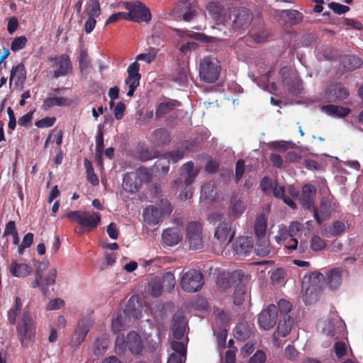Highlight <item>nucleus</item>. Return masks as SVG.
I'll use <instances>...</instances> for the list:
<instances>
[{"mask_svg": "<svg viewBox=\"0 0 363 363\" xmlns=\"http://www.w3.org/2000/svg\"><path fill=\"white\" fill-rule=\"evenodd\" d=\"M199 173V169L194 168V163L192 161L187 162L181 167V177L174 181V187L179 188L184 185L185 188L179 194L182 200H187L192 196L193 191L191 185L194 182Z\"/></svg>", "mask_w": 363, "mask_h": 363, "instance_id": "f257e3e1", "label": "nucleus"}, {"mask_svg": "<svg viewBox=\"0 0 363 363\" xmlns=\"http://www.w3.org/2000/svg\"><path fill=\"white\" fill-rule=\"evenodd\" d=\"M36 327L28 310L24 309L16 324L18 337L23 347L32 345L35 337Z\"/></svg>", "mask_w": 363, "mask_h": 363, "instance_id": "f03ea898", "label": "nucleus"}, {"mask_svg": "<svg viewBox=\"0 0 363 363\" xmlns=\"http://www.w3.org/2000/svg\"><path fill=\"white\" fill-rule=\"evenodd\" d=\"M172 212V207L167 199H162L155 205L147 206L143 211V218L150 225H155L162 221L164 216Z\"/></svg>", "mask_w": 363, "mask_h": 363, "instance_id": "7ed1b4c3", "label": "nucleus"}, {"mask_svg": "<svg viewBox=\"0 0 363 363\" xmlns=\"http://www.w3.org/2000/svg\"><path fill=\"white\" fill-rule=\"evenodd\" d=\"M208 220L216 225L218 223L214 233V238L220 243H229L234 238V232H231V223L223 214L213 213L210 214Z\"/></svg>", "mask_w": 363, "mask_h": 363, "instance_id": "20e7f679", "label": "nucleus"}, {"mask_svg": "<svg viewBox=\"0 0 363 363\" xmlns=\"http://www.w3.org/2000/svg\"><path fill=\"white\" fill-rule=\"evenodd\" d=\"M220 66L217 59L205 57L201 60L199 66V77L207 83L215 82L220 75Z\"/></svg>", "mask_w": 363, "mask_h": 363, "instance_id": "39448f33", "label": "nucleus"}, {"mask_svg": "<svg viewBox=\"0 0 363 363\" xmlns=\"http://www.w3.org/2000/svg\"><path fill=\"white\" fill-rule=\"evenodd\" d=\"M204 284V277L199 270L191 269L185 272L181 279L182 289L188 293H194L201 289Z\"/></svg>", "mask_w": 363, "mask_h": 363, "instance_id": "423d86ee", "label": "nucleus"}, {"mask_svg": "<svg viewBox=\"0 0 363 363\" xmlns=\"http://www.w3.org/2000/svg\"><path fill=\"white\" fill-rule=\"evenodd\" d=\"M66 216L89 230L96 228L101 221V214L98 212L90 213L84 211H72Z\"/></svg>", "mask_w": 363, "mask_h": 363, "instance_id": "0eeeda50", "label": "nucleus"}, {"mask_svg": "<svg viewBox=\"0 0 363 363\" xmlns=\"http://www.w3.org/2000/svg\"><path fill=\"white\" fill-rule=\"evenodd\" d=\"M124 8L128 11V21L137 23H148L151 20V13L150 9L140 1L123 2Z\"/></svg>", "mask_w": 363, "mask_h": 363, "instance_id": "6e6552de", "label": "nucleus"}, {"mask_svg": "<svg viewBox=\"0 0 363 363\" xmlns=\"http://www.w3.org/2000/svg\"><path fill=\"white\" fill-rule=\"evenodd\" d=\"M342 270L335 267L328 271L324 276L322 273L315 271L310 274L309 279L313 281H324L330 290H337L342 284Z\"/></svg>", "mask_w": 363, "mask_h": 363, "instance_id": "1a4fd4ad", "label": "nucleus"}, {"mask_svg": "<svg viewBox=\"0 0 363 363\" xmlns=\"http://www.w3.org/2000/svg\"><path fill=\"white\" fill-rule=\"evenodd\" d=\"M186 240L189 243V248L199 250L203 247L202 226L199 222H190L186 226Z\"/></svg>", "mask_w": 363, "mask_h": 363, "instance_id": "9d476101", "label": "nucleus"}, {"mask_svg": "<svg viewBox=\"0 0 363 363\" xmlns=\"http://www.w3.org/2000/svg\"><path fill=\"white\" fill-rule=\"evenodd\" d=\"M231 27L233 30H244L249 27L252 16L248 9L245 8L234 9L229 16Z\"/></svg>", "mask_w": 363, "mask_h": 363, "instance_id": "9b49d317", "label": "nucleus"}, {"mask_svg": "<svg viewBox=\"0 0 363 363\" xmlns=\"http://www.w3.org/2000/svg\"><path fill=\"white\" fill-rule=\"evenodd\" d=\"M277 318L278 310L277 306L270 304L259 314L258 324L261 328L269 330L275 326Z\"/></svg>", "mask_w": 363, "mask_h": 363, "instance_id": "f8f14e48", "label": "nucleus"}, {"mask_svg": "<svg viewBox=\"0 0 363 363\" xmlns=\"http://www.w3.org/2000/svg\"><path fill=\"white\" fill-rule=\"evenodd\" d=\"M91 322L89 318H83L79 320L77 326L72 333L70 339V345L77 347L85 340L91 327Z\"/></svg>", "mask_w": 363, "mask_h": 363, "instance_id": "ddd939ff", "label": "nucleus"}, {"mask_svg": "<svg viewBox=\"0 0 363 363\" xmlns=\"http://www.w3.org/2000/svg\"><path fill=\"white\" fill-rule=\"evenodd\" d=\"M283 84L288 86L292 94H300L302 90V82L295 74L289 72L287 67H283L279 70Z\"/></svg>", "mask_w": 363, "mask_h": 363, "instance_id": "4468645a", "label": "nucleus"}, {"mask_svg": "<svg viewBox=\"0 0 363 363\" xmlns=\"http://www.w3.org/2000/svg\"><path fill=\"white\" fill-rule=\"evenodd\" d=\"M140 64L138 62L131 63L128 67V77L125 83L128 85V91L127 96L131 97L133 96L135 90L140 84L141 74L139 73Z\"/></svg>", "mask_w": 363, "mask_h": 363, "instance_id": "2eb2a0df", "label": "nucleus"}, {"mask_svg": "<svg viewBox=\"0 0 363 363\" xmlns=\"http://www.w3.org/2000/svg\"><path fill=\"white\" fill-rule=\"evenodd\" d=\"M350 96V91L342 83L330 84L325 89V96L329 101H342Z\"/></svg>", "mask_w": 363, "mask_h": 363, "instance_id": "dca6fc26", "label": "nucleus"}, {"mask_svg": "<svg viewBox=\"0 0 363 363\" xmlns=\"http://www.w3.org/2000/svg\"><path fill=\"white\" fill-rule=\"evenodd\" d=\"M141 172L142 169H140L136 172H128L124 175L122 186L125 191L135 193L140 189L143 184L139 175Z\"/></svg>", "mask_w": 363, "mask_h": 363, "instance_id": "f3484780", "label": "nucleus"}, {"mask_svg": "<svg viewBox=\"0 0 363 363\" xmlns=\"http://www.w3.org/2000/svg\"><path fill=\"white\" fill-rule=\"evenodd\" d=\"M312 209L314 218L319 225H321L323 221L328 220L331 216V202L327 198H322L318 208L313 206Z\"/></svg>", "mask_w": 363, "mask_h": 363, "instance_id": "a211bd4d", "label": "nucleus"}, {"mask_svg": "<svg viewBox=\"0 0 363 363\" xmlns=\"http://www.w3.org/2000/svg\"><path fill=\"white\" fill-rule=\"evenodd\" d=\"M51 60H55V69L53 73L55 78L65 76L72 69V63L69 56L67 55L56 56L52 58Z\"/></svg>", "mask_w": 363, "mask_h": 363, "instance_id": "6ab92c4d", "label": "nucleus"}, {"mask_svg": "<svg viewBox=\"0 0 363 363\" xmlns=\"http://www.w3.org/2000/svg\"><path fill=\"white\" fill-rule=\"evenodd\" d=\"M126 347L135 356H142L143 344L139 335L135 331H130L126 337Z\"/></svg>", "mask_w": 363, "mask_h": 363, "instance_id": "aec40b11", "label": "nucleus"}, {"mask_svg": "<svg viewBox=\"0 0 363 363\" xmlns=\"http://www.w3.org/2000/svg\"><path fill=\"white\" fill-rule=\"evenodd\" d=\"M315 192L316 189L311 184H305L303 186L300 203L304 208L311 210L313 207Z\"/></svg>", "mask_w": 363, "mask_h": 363, "instance_id": "412c9836", "label": "nucleus"}, {"mask_svg": "<svg viewBox=\"0 0 363 363\" xmlns=\"http://www.w3.org/2000/svg\"><path fill=\"white\" fill-rule=\"evenodd\" d=\"M172 349L174 352L172 353L167 360V363H183V358L186 359V348L183 342L173 341Z\"/></svg>", "mask_w": 363, "mask_h": 363, "instance_id": "4be33fe9", "label": "nucleus"}, {"mask_svg": "<svg viewBox=\"0 0 363 363\" xmlns=\"http://www.w3.org/2000/svg\"><path fill=\"white\" fill-rule=\"evenodd\" d=\"M254 242L251 237H242L236 240L234 250L237 255L245 256L252 250Z\"/></svg>", "mask_w": 363, "mask_h": 363, "instance_id": "5701e85b", "label": "nucleus"}, {"mask_svg": "<svg viewBox=\"0 0 363 363\" xmlns=\"http://www.w3.org/2000/svg\"><path fill=\"white\" fill-rule=\"evenodd\" d=\"M151 142L157 147L164 146L171 141L169 131L165 128H157L151 134Z\"/></svg>", "mask_w": 363, "mask_h": 363, "instance_id": "b1692460", "label": "nucleus"}, {"mask_svg": "<svg viewBox=\"0 0 363 363\" xmlns=\"http://www.w3.org/2000/svg\"><path fill=\"white\" fill-rule=\"evenodd\" d=\"M179 106H181V103L177 100H169L161 102L157 106L155 118H162L166 114L172 113Z\"/></svg>", "mask_w": 363, "mask_h": 363, "instance_id": "393cba45", "label": "nucleus"}, {"mask_svg": "<svg viewBox=\"0 0 363 363\" xmlns=\"http://www.w3.org/2000/svg\"><path fill=\"white\" fill-rule=\"evenodd\" d=\"M253 328L252 324L247 322L238 323L233 331L235 338L240 341H245L250 337Z\"/></svg>", "mask_w": 363, "mask_h": 363, "instance_id": "a878e982", "label": "nucleus"}, {"mask_svg": "<svg viewBox=\"0 0 363 363\" xmlns=\"http://www.w3.org/2000/svg\"><path fill=\"white\" fill-rule=\"evenodd\" d=\"M26 79V71L23 64H19L13 67L9 79L10 84L13 82L16 86L23 84Z\"/></svg>", "mask_w": 363, "mask_h": 363, "instance_id": "bb28decb", "label": "nucleus"}, {"mask_svg": "<svg viewBox=\"0 0 363 363\" xmlns=\"http://www.w3.org/2000/svg\"><path fill=\"white\" fill-rule=\"evenodd\" d=\"M163 242L168 246H174L182 240V235L177 228H167L162 235Z\"/></svg>", "mask_w": 363, "mask_h": 363, "instance_id": "cd10ccee", "label": "nucleus"}, {"mask_svg": "<svg viewBox=\"0 0 363 363\" xmlns=\"http://www.w3.org/2000/svg\"><path fill=\"white\" fill-rule=\"evenodd\" d=\"M321 109L329 116L340 118L347 116L350 113L349 108L333 104L323 106Z\"/></svg>", "mask_w": 363, "mask_h": 363, "instance_id": "c85d7f7f", "label": "nucleus"}, {"mask_svg": "<svg viewBox=\"0 0 363 363\" xmlns=\"http://www.w3.org/2000/svg\"><path fill=\"white\" fill-rule=\"evenodd\" d=\"M267 227V219L264 213L258 215L255 220L254 230L257 238H264Z\"/></svg>", "mask_w": 363, "mask_h": 363, "instance_id": "c756f323", "label": "nucleus"}, {"mask_svg": "<svg viewBox=\"0 0 363 363\" xmlns=\"http://www.w3.org/2000/svg\"><path fill=\"white\" fill-rule=\"evenodd\" d=\"M10 272L17 277H25L32 272V268L26 264L13 262L10 267Z\"/></svg>", "mask_w": 363, "mask_h": 363, "instance_id": "7c9ffc66", "label": "nucleus"}, {"mask_svg": "<svg viewBox=\"0 0 363 363\" xmlns=\"http://www.w3.org/2000/svg\"><path fill=\"white\" fill-rule=\"evenodd\" d=\"M69 105L68 99L64 97H48L43 101V108L48 111L55 106H66Z\"/></svg>", "mask_w": 363, "mask_h": 363, "instance_id": "2f4dec72", "label": "nucleus"}, {"mask_svg": "<svg viewBox=\"0 0 363 363\" xmlns=\"http://www.w3.org/2000/svg\"><path fill=\"white\" fill-rule=\"evenodd\" d=\"M294 320L291 316L284 317L280 320L277 325V333L281 337L287 336L291 330Z\"/></svg>", "mask_w": 363, "mask_h": 363, "instance_id": "473e14b6", "label": "nucleus"}, {"mask_svg": "<svg viewBox=\"0 0 363 363\" xmlns=\"http://www.w3.org/2000/svg\"><path fill=\"white\" fill-rule=\"evenodd\" d=\"M149 291L153 297H159L162 295L163 286L162 279L159 277L151 278L148 284Z\"/></svg>", "mask_w": 363, "mask_h": 363, "instance_id": "72a5a7b5", "label": "nucleus"}, {"mask_svg": "<svg viewBox=\"0 0 363 363\" xmlns=\"http://www.w3.org/2000/svg\"><path fill=\"white\" fill-rule=\"evenodd\" d=\"M108 346V340L103 335L97 338L94 342V354L96 356H101L104 354Z\"/></svg>", "mask_w": 363, "mask_h": 363, "instance_id": "f704fd0d", "label": "nucleus"}, {"mask_svg": "<svg viewBox=\"0 0 363 363\" xmlns=\"http://www.w3.org/2000/svg\"><path fill=\"white\" fill-rule=\"evenodd\" d=\"M186 330V324L184 318H178L173 325V336L177 340H180L183 337Z\"/></svg>", "mask_w": 363, "mask_h": 363, "instance_id": "c9c22d12", "label": "nucleus"}, {"mask_svg": "<svg viewBox=\"0 0 363 363\" xmlns=\"http://www.w3.org/2000/svg\"><path fill=\"white\" fill-rule=\"evenodd\" d=\"M230 209L232 214L235 216L241 215L245 210V203L240 199L233 196L230 199Z\"/></svg>", "mask_w": 363, "mask_h": 363, "instance_id": "e433bc0d", "label": "nucleus"}, {"mask_svg": "<svg viewBox=\"0 0 363 363\" xmlns=\"http://www.w3.org/2000/svg\"><path fill=\"white\" fill-rule=\"evenodd\" d=\"M258 242L255 249L256 253L258 256L265 257L270 252L269 240L264 238H257Z\"/></svg>", "mask_w": 363, "mask_h": 363, "instance_id": "4c0bfd02", "label": "nucleus"}, {"mask_svg": "<svg viewBox=\"0 0 363 363\" xmlns=\"http://www.w3.org/2000/svg\"><path fill=\"white\" fill-rule=\"evenodd\" d=\"M245 295L246 286L243 284L237 285L233 296V303L237 306L241 305L245 300Z\"/></svg>", "mask_w": 363, "mask_h": 363, "instance_id": "58836bf2", "label": "nucleus"}, {"mask_svg": "<svg viewBox=\"0 0 363 363\" xmlns=\"http://www.w3.org/2000/svg\"><path fill=\"white\" fill-rule=\"evenodd\" d=\"M161 279L163 289L164 288V289L168 292L173 290L176 284L175 277L173 273L171 272H166Z\"/></svg>", "mask_w": 363, "mask_h": 363, "instance_id": "ea45409f", "label": "nucleus"}, {"mask_svg": "<svg viewBox=\"0 0 363 363\" xmlns=\"http://www.w3.org/2000/svg\"><path fill=\"white\" fill-rule=\"evenodd\" d=\"M283 12L292 24H298L303 21V15L297 10H284Z\"/></svg>", "mask_w": 363, "mask_h": 363, "instance_id": "a19ab883", "label": "nucleus"}, {"mask_svg": "<svg viewBox=\"0 0 363 363\" xmlns=\"http://www.w3.org/2000/svg\"><path fill=\"white\" fill-rule=\"evenodd\" d=\"M302 224L298 221H294L291 223L289 227L288 235L289 238H297L301 235Z\"/></svg>", "mask_w": 363, "mask_h": 363, "instance_id": "79ce46f5", "label": "nucleus"}, {"mask_svg": "<svg viewBox=\"0 0 363 363\" xmlns=\"http://www.w3.org/2000/svg\"><path fill=\"white\" fill-rule=\"evenodd\" d=\"M173 80L180 85H184L188 81L187 71L184 67H179L173 76Z\"/></svg>", "mask_w": 363, "mask_h": 363, "instance_id": "37998d69", "label": "nucleus"}, {"mask_svg": "<svg viewBox=\"0 0 363 363\" xmlns=\"http://www.w3.org/2000/svg\"><path fill=\"white\" fill-rule=\"evenodd\" d=\"M101 6L99 0L90 1V9L88 11V17L96 18L101 14Z\"/></svg>", "mask_w": 363, "mask_h": 363, "instance_id": "c03bdc74", "label": "nucleus"}, {"mask_svg": "<svg viewBox=\"0 0 363 363\" xmlns=\"http://www.w3.org/2000/svg\"><path fill=\"white\" fill-rule=\"evenodd\" d=\"M33 234L32 233H28L23 239L21 244L18 247V252L22 255L25 249L30 247L33 242Z\"/></svg>", "mask_w": 363, "mask_h": 363, "instance_id": "a18cd8bd", "label": "nucleus"}, {"mask_svg": "<svg viewBox=\"0 0 363 363\" xmlns=\"http://www.w3.org/2000/svg\"><path fill=\"white\" fill-rule=\"evenodd\" d=\"M27 43V39L25 36H20L14 38L11 45V49L13 51H18L23 49Z\"/></svg>", "mask_w": 363, "mask_h": 363, "instance_id": "49530a36", "label": "nucleus"}, {"mask_svg": "<svg viewBox=\"0 0 363 363\" xmlns=\"http://www.w3.org/2000/svg\"><path fill=\"white\" fill-rule=\"evenodd\" d=\"M116 350L118 354H121L125 351L126 349V339L125 340L123 334H118L116 339Z\"/></svg>", "mask_w": 363, "mask_h": 363, "instance_id": "de8ad7c7", "label": "nucleus"}, {"mask_svg": "<svg viewBox=\"0 0 363 363\" xmlns=\"http://www.w3.org/2000/svg\"><path fill=\"white\" fill-rule=\"evenodd\" d=\"M328 7L333 11L334 13L341 15L350 11V7L336 2H330Z\"/></svg>", "mask_w": 363, "mask_h": 363, "instance_id": "09e8293b", "label": "nucleus"}, {"mask_svg": "<svg viewBox=\"0 0 363 363\" xmlns=\"http://www.w3.org/2000/svg\"><path fill=\"white\" fill-rule=\"evenodd\" d=\"M90 67V60L89 58L87 52L82 50L79 55V68L81 71L86 70Z\"/></svg>", "mask_w": 363, "mask_h": 363, "instance_id": "8fccbe9b", "label": "nucleus"}, {"mask_svg": "<svg viewBox=\"0 0 363 363\" xmlns=\"http://www.w3.org/2000/svg\"><path fill=\"white\" fill-rule=\"evenodd\" d=\"M325 241L320 238V237L318 235H314L311 242V247L313 250L318 251L325 248Z\"/></svg>", "mask_w": 363, "mask_h": 363, "instance_id": "3c124183", "label": "nucleus"}, {"mask_svg": "<svg viewBox=\"0 0 363 363\" xmlns=\"http://www.w3.org/2000/svg\"><path fill=\"white\" fill-rule=\"evenodd\" d=\"M267 355L262 350H258L249 359L248 363H265Z\"/></svg>", "mask_w": 363, "mask_h": 363, "instance_id": "603ef678", "label": "nucleus"}, {"mask_svg": "<svg viewBox=\"0 0 363 363\" xmlns=\"http://www.w3.org/2000/svg\"><path fill=\"white\" fill-rule=\"evenodd\" d=\"M56 118L55 117H45L35 122V125L40 128H49L54 125Z\"/></svg>", "mask_w": 363, "mask_h": 363, "instance_id": "864d4df0", "label": "nucleus"}, {"mask_svg": "<svg viewBox=\"0 0 363 363\" xmlns=\"http://www.w3.org/2000/svg\"><path fill=\"white\" fill-rule=\"evenodd\" d=\"M277 304V309L279 308L280 313L282 314L286 315L291 311L292 305L289 301L280 299Z\"/></svg>", "mask_w": 363, "mask_h": 363, "instance_id": "5fc2aeb1", "label": "nucleus"}, {"mask_svg": "<svg viewBox=\"0 0 363 363\" xmlns=\"http://www.w3.org/2000/svg\"><path fill=\"white\" fill-rule=\"evenodd\" d=\"M245 172V162L243 160H238L235 164V180L239 182Z\"/></svg>", "mask_w": 363, "mask_h": 363, "instance_id": "6e6d98bb", "label": "nucleus"}, {"mask_svg": "<svg viewBox=\"0 0 363 363\" xmlns=\"http://www.w3.org/2000/svg\"><path fill=\"white\" fill-rule=\"evenodd\" d=\"M121 19H125L128 21V13L127 12H118L112 14L108 17V18L106 21V24H111L115 22H117Z\"/></svg>", "mask_w": 363, "mask_h": 363, "instance_id": "4d7b16f0", "label": "nucleus"}, {"mask_svg": "<svg viewBox=\"0 0 363 363\" xmlns=\"http://www.w3.org/2000/svg\"><path fill=\"white\" fill-rule=\"evenodd\" d=\"M334 350L336 357L341 358L346 354V345L344 342H336L334 345Z\"/></svg>", "mask_w": 363, "mask_h": 363, "instance_id": "13d9d810", "label": "nucleus"}, {"mask_svg": "<svg viewBox=\"0 0 363 363\" xmlns=\"http://www.w3.org/2000/svg\"><path fill=\"white\" fill-rule=\"evenodd\" d=\"M104 134L101 130H99L96 136V153L104 152Z\"/></svg>", "mask_w": 363, "mask_h": 363, "instance_id": "bf43d9fd", "label": "nucleus"}, {"mask_svg": "<svg viewBox=\"0 0 363 363\" xmlns=\"http://www.w3.org/2000/svg\"><path fill=\"white\" fill-rule=\"evenodd\" d=\"M285 274L286 273L283 269H277L272 272L271 279L273 283L279 284L284 280Z\"/></svg>", "mask_w": 363, "mask_h": 363, "instance_id": "052dcab7", "label": "nucleus"}, {"mask_svg": "<svg viewBox=\"0 0 363 363\" xmlns=\"http://www.w3.org/2000/svg\"><path fill=\"white\" fill-rule=\"evenodd\" d=\"M184 155L185 151L183 149H177L168 153L169 158L174 163L182 160Z\"/></svg>", "mask_w": 363, "mask_h": 363, "instance_id": "680f3d73", "label": "nucleus"}, {"mask_svg": "<svg viewBox=\"0 0 363 363\" xmlns=\"http://www.w3.org/2000/svg\"><path fill=\"white\" fill-rule=\"evenodd\" d=\"M155 57H156V53L154 51V49H152L151 51H150L147 53H141V54L138 55L136 57V60L145 61L147 63H150L155 59Z\"/></svg>", "mask_w": 363, "mask_h": 363, "instance_id": "e2e57ef3", "label": "nucleus"}, {"mask_svg": "<svg viewBox=\"0 0 363 363\" xmlns=\"http://www.w3.org/2000/svg\"><path fill=\"white\" fill-rule=\"evenodd\" d=\"M57 276V271L55 269H52L49 272L48 276L42 281V284L43 286H48L50 285H53L55 283V279Z\"/></svg>", "mask_w": 363, "mask_h": 363, "instance_id": "0e129e2a", "label": "nucleus"}, {"mask_svg": "<svg viewBox=\"0 0 363 363\" xmlns=\"http://www.w3.org/2000/svg\"><path fill=\"white\" fill-rule=\"evenodd\" d=\"M298 354V352L291 345H289L284 350V355L290 360H295L297 358Z\"/></svg>", "mask_w": 363, "mask_h": 363, "instance_id": "69168bd1", "label": "nucleus"}, {"mask_svg": "<svg viewBox=\"0 0 363 363\" xmlns=\"http://www.w3.org/2000/svg\"><path fill=\"white\" fill-rule=\"evenodd\" d=\"M269 160L272 165L277 168L281 169L283 167L284 160L281 155L277 153H272L269 156Z\"/></svg>", "mask_w": 363, "mask_h": 363, "instance_id": "338daca9", "label": "nucleus"}, {"mask_svg": "<svg viewBox=\"0 0 363 363\" xmlns=\"http://www.w3.org/2000/svg\"><path fill=\"white\" fill-rule=\"evenodd\" d=\"M65 304V302L62 299L57 298L52 299L49 301L47 309L48 310H57L61 308Z\"/></svg>", "mask_w": 363, "mask_h": 363, "instance_id": "774afa93", "label": "nucleus"}]
</instances>
